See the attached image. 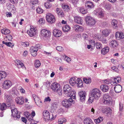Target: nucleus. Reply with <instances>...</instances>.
<instances>
[{"label":"nucleus","mask_w":124,"mask_h":124,"mask_svg":"<svg viewBox=\"0 0 124 124\" xmlns=\"http://www.w3.org/2000/svg\"><path fill=\"white\" fill-rule=\"evenodd\" d=\"M51 88L54 92L57 93L60 95L62 94V89L60 84L57 82L52 83L51 86Z\"/></svg>","instance_id":"f257e3e1"},{"label":"nucleus","mask_w":124,"mask_h":124,"mask_svg":"<svg viewBox=\"0 0 124 124\" xmlns=\"http://www.w3.org/2000/svg\"><path fill=\"white\" fill-rule=\"evenodd\" d=\"M75 101L70 98L68 99H64L62 102V105L66 108H68L70 107L72 105V103L74 104Z\"/></svg>","instance_id":"f03ea898"},{"label":"nucleus","mask_w":124,"mask_h":124,"mask_svg":"<svg viewBox=\"0 0 124 124\" xmlns=\"http://www.w3.org/2000/svg\"><path fill=\"white\" fill-rule=\"evenodd\" d=\"M102 104L110 105L112 104V99L111 97L108 94H106L103 95L102 100Z\"/></svg>","instance_id":"7ed1b4c3"},{"label":"nucleus","mask_w":124,"mask_h":124,"mask_svg":"<svg viewBox=\"0 0 124 124\" xmlns=\"http://www.w3.org/2000/svg\"><path fill=\"white\" fill-rule=\"evenodd\" d=\"M101 92L99 89L95 88L93 89L91 92V94L96 99H98L101 96Z\"/></svg>","instance_id":"20e7f679"},{"label":"nucleus","mask_w":124,"mask_h":124,"mask_svg":"<svg viewBox=\"0 0 124 124\" xmlns=\"http://www.w3.org/2000/svg\"><path fill=\"white\" fill-rule=\"evenodd\" d=\"M85 19L86 23L88 25L92 26L94 25L96 23V21L95 20L90 16H86Z\"/></svg>","instance_id":"39448f33"},{"label":"nucleus","mask_w":124,"mask_h":124,"mask_svg":"<svg viewBox=\"0 0 124 124\" xmlns=\"http://www.w3.org/2000/svg\"><path fill=\"white\" fill-rule=\"evenodd\" d=\"M46 19L47 22L50 23H54L55 20L54 16L51 14L49 13L47 14L46 16Z\"/></svg>","instance_id":"423d86ee"},{"label":"nucleus","mask_w":124,"mask_h":124,"mask_svg":"<svg viewBox=\"0 0 124 124\" xmlns=\"http://www.w3.org/2000/svg\"><path fill=\"white\" fill-rule=\"evenodd\" d=\"M40 34L41 36L46 38L50 37L51 35V33L50 31L44 29L41 30Z\"/></svg>","instance_id":"0eeeda50"},{"label":"nucleus","mask_w":124,"mask_h":124,"mask_svg":"<svg viewBox=\"0 0 124 124\" xmlns=\"http://www.w3.org/2000/svg\"><path fill=\"white\" fill-rule=\"evenodd\" d=\"M37 32L36 28L32 26H31L30 30L27 31L28 34L31 37H33L36 35Z\"/></svg>","instance_id":"6e6552de"},{"label":"nucleus","mask_w":124,"mask_h":124,"mask_svg":"<svg viewBox=\"0 0 124 124\" xmlns=\"http://www.w3.org/2000/svg\"><path fill=\"white\" fill-rule=\"evenodd\" d=\"M24 115L25 117L28 119L29 122H31V121H33V117L35 115V113L34 111H33L31 113V114L28 112H25L24 113Z\"/></svg>","instance_id":"1a4fd4ad"},{"label":"nucleus","mask_w":124,"mask_h":124,"mask_svg":"<svg viewBox=\"0 0 124 124\" xmlns=\"http://www.w3.org/2000/svg\"><path fill=\"white\" fill-rule=\"evenodd\" d=\"M78 94L80 101L82 102H84L87 95L85 91H80L78 92Z\"/></svg>","instance_id":"9d476101"},{"label":"nucleus","mask_w":124,"mask_h":124,"mask_svg":"<svg viewBox=\"0 0 124 124\" xmlns=\"http://www.w3.org/2000/svg\"><path fill=\"white\" fill-rule=\"evenodd\" d=\"M12 85V83L9 80H5L2 83V88L4 89H8Z\"/></svg>","instance_id":"9b49d317"},{"label":"nucleus","mask_w":124,"mask_h":124,"mask_svg":"<svg viewBox=\"0 0 124 124\" xmlns=\"http://www.w3.org/2000/svg\"><path fill=\"white\" fill-rule=\"evenodd\" d=\"M94 13L97 15L100 18H102L104 17V13L103 10L101 8H99L94 11Z\"/></svg>","instance_id":"f8f14e48"},{"label":"nucleus","mask_w":124,"mask_h":124,"mask_svg":"<svg viewBox=\"0 0 124 124\" xmlns=\"http://www.w3.org/2000/svg\"><path fill=\"white\" fill-rule=\"evenodd\" d=\"M32 97L36 104L39 106H40L42 105L41 101L40 98L35 94L32 95Z\"/></svg>","instance_id":"ddd939ff"},{"label":"nucleus","mask_w":124,"mask_h":124,"mask_svg":"<svg viewBox=\"0 0 124 124\" xmlns=\"http://www.w3.org/2000/svg\"><path fill=\"white\" fill-rule=\"evenodd\" d=\"M11 109L12 116L14 117L20 118V114L19 112H17V109L15 108H14L11 107Z\"/></svg>","instance_id":"4468645a"},{"label":"nucleus","mask_w":124,"mask_h":124,"mask_svg":"<svg viewBox=\"0 0 124 124\" xmlns=\"http://www.w3.org/2000/svg\"><path fill=\"white\" fill-rule=\"evenodd\" d=\"M93 37L94 38L98 39L100 41H101L103 43H106L108 42L107 40L105 38H103V37L101 38V36L99 34H95Z\"/></svg>","instance_id":"2eb2a0df"},{"label":"nucleus","mask_w":124,"mask_h":124,"mask_svg":"<svg viewBox=\"0 0 124 124\" xmlns=\"http://www.w3.org/2000/svg\"><path fill=\"white\" fill-rule=\"evenodd\" d=\"M38 49L36 47L31 46L30 48V52L31 55L33 56H35L37 54V51Z\"/></svg>","instance_id":"dca6fc26"},{"label":"nucleus","mask_w":124,"mask_h":124,"mask_svg":"<svg viewBox=\"0 0 124 124\" xmlns=\"http://www.w3.org/2000/svg\"><path fill=\"white\" fill-rule=\"evenodd\" d=\"M53 33L54 36L56 37H60L62 34L61 31L57 29H55L53 30Z\"/></svg>","instance_id":"f3484780"},{"label":"nucleus","mask_w":124,"mask_h":124,"mask_svg":"<svg viewBox=\"0 0 124 124\" xmlns=\"http://www.w3.org/2000/svg\"><path fill=\"white\" fill-rule=\"evenodd\" d=\"M71 89V87L69 85H65L63 87V92L65 94H70Z\"/></svg>","instance_id":"a211bd4d"},{"label":"nucleus","mask_w":124,"mask_h":124,"mask_svg":"<svg viewBox=\"0 0 124 124\" xmlns=\"http://www.w3.org/2000/svg\"><path fill=\"white\" fill-rule=\"evenodd\" d=\"M12 97L11 95L6 94L5 95V100L7 104H8V106H9L11 105V101Z\"/></svg>","instance_id":"6ab92c4d"},{"label":"nucleus","mask_w":124,"mask_h":124,"mask_svg":"<svg viewBox=\"0 0 124 124\" xmlns=\"http://www.w3.org/2000/svg\"><path fill=\"white\" fill-rule=\"evenodd\" d=\"M85 6L87 9H89L93 8L94 7L93 3L89 1H86L85 4Z\"/></svg>","instance_id":"aec40b11"},{"label":"nucleus","mask_w":124,"mask_h":124,"mask_svg":"<svg viewBox=\"0 0 124 124\" xmlns=\"http://www.w3.org/2000/svg\"><path fill=\"white\" fill-rule=\"evenodd\" d=\"M73 28L74 30L76 32H82L84 30L83 27L78 25H74Z\"/></svg>","instance_id":"412c9836"},{"label":"nucleus","mask_w":124,"mask_h":124,"mask_svg":"<svg viewBox=\"0 0 124 124\" xmlns=\"http://www.w3.org/2000/svg\"><path fill=\"white\" fill-rule=\"evenodd\" d=\"M43 117L46 120H48L50 119V114L49 112L46 110H44L43 113Z\"/></svg>","instance_id":"4be33fe9"},{"label":"nucleus","mask_w":124,"mask_h":124,"mask_svg":"<svg viewBox=\"0 0 124 124\" xmlns=\"http://www.w3.org/2000/svg\"><path fill=\"white\" fill-rule=\"evenodd\" d=\"M15 100L17 104L22 105L24 103V99L23 97L22 96L16 98Z\"/></svg>","instance_id":"5701e85b"},{"label":"nucleus","mask_w":124,"mask_h":124,"mask_svg":"<svg viewBox=\"0 0 124 124\" xmlns=\"http://www.w3.org/2000/svg\"><path fill=\"white\" fill-rule=\"evenodd\" d=\"M77 77H73L71 78L69 81V83L70 85L73 86H75L77 82Z\"/></svg>","instance_id":"b1692460"},{"label":"nucleus","mask_w":124,"mask_h":124,"mask_svg":"<svg viewBox=\"0 0 124 124\" xmlns=\"http://www.w3.org/2000/svg\"><path fill=\"white\" fill-rule=\"evenodd\" d=\"M115 37L117 40L124 38V34L122 32H117L116 33Z\"/></svg>","instance_id":"393cba45"},{"label":"nucleus","mask_w":124,"mask_h":124,"mask_svg":"<svg viewBox=\"0 0 124 124\" xmlns=\"http://www.w3.org/2000/svg\"><path fill=\"white\" fill-rule=\"evenodd\" d=\"M76 85L78 87L81 88L83 87V82L81 78H77Z\"/></svg>","instance_id":"a878e982"},{"label":"nucleus","mask_w":124,"mask_h":124,"mask_svg":"<svg viewBox=\"0 0 124 124\" xmlns=\"http://www.w3.org/2000/svg\"><path fill=\"white\" fill-rule=\"evenodd\" d=\"M74 20L75 22L78 24H81L83 23V19L80 17L75 16L74 17Z\"/></svg>","instance_id":"bb28decb"},{"label":"nucleus","mask_w":124,"mask_h":124,"mask_svg":"<svg viewBox=\"0 0 124 124\" xmlns=\"http://www.w3.org/2000/svg\"><path fill=\"white\" fill-rule=\"evenodd\" d=\"M84 124H94V123L90 118L86 117L85 118L83 121Z\"/></svg>","instance_id":"cd10ccee"},{"label":"nucleus","mask_w":124,"mask_h":124,"mask_svg":"<svg viewBox=\"0 0 124 124\" xmlns=\"http://www.w3.org/2000/svg\"><path fill=\"white\" fill-rule=\"evenodd\" d=\"M100 88L102 92H106L108 90L109 87L107 85H101Z\"/></svg>","instance_id":"c85d7f7f"},{"label":"nucleus","mask_w":124,"mask_h":124,"mask_svg":"<svg viewBox=\"0 0 124 124\" xmlns=\"http://www.w3.org/2000/svg\"><path fill=\"white\" fill-rule=\"evenodd\" d=\"M78 10L80 13L83 14H86L88 12L87 10L85 9L84 7H83L78 8Z\"/></svg>","instance_id":"c756f323"},{"label":"nucleus","mask_w":124,"mask_h":124,"mask_svg":"<svg viewBox=\"0 0 124 124\" xmlns=\"http://www.w3.org/2000/svg\"><path fill=\"white\" fill-rule=\"evenodd\" d=\"M114 89L115 92L117 93H120L122 90V86L119 85H116Z\"/></svg>","instance_id":"7c9ffc66"},{"label":"nucleus","mask_w":124,"mask_h":124,"mask_svg":"<svg viewBox=\"0 0 124 124\" xmlns=\"http://www.w3.org/2000/svg\"><path fill=\"white\" fill-rule=\"evenodd\" d=\"M109 45L112 48H115L118 45V43L116 40H112L110 43Z\"/></svg>","instance_id":"2f4dec72"},{"label":"nucleus","mask_w":124,"mask_h":124,"mask_svg":"<svg viewBox=\"0 0 124 124\" xmlns=\"http://www.w3.org/2000/svg\"><path fill=\"white\" fill-rule=\"evenodd\" d=\"M6 104L3 103H0V111H3L5 110L7 108V107H8V104Z\"/></svg>","instance_id":"473e14b6"},{"label":"nucleus","mask_w":124,"mask_h":124,"mask_svg":"<svg viewBox=\"0 0 124 124\" xmlns=\"http://www.w3.org/2000/svg\"><path fill=\"white\" fill-rule=\"evenodd\" d=\"M7 75V73L5 71H0V80H1L5 78Z\"/></svg>","instance_id":"72a5a7b5"},{"label":"nucleus","mask_w":124,"mask_h":124,"mask_svg":"<svg viewBox=\"0 0 124 124\" xmlns=\"http://www.w3.org/2000/svg\"><path fill=\"white\" fill-rule=\"evenodd\" d=\"M105 113L107 116H111L112 114V110L110 108L108 107Z\"/></svg>","instance_id":"f704fd0d"},{"label":"nucleus","mask_w":124,"mask_h":124,"mask_svg":"<svg viewBox=\"0 0 124 124\" xmlns=\"http://www.w3.org/2000/svg\"><path fill=\"white\" fill-rule=\"evenodd\" d=\"M107 107L103 106H98V110L101 111L103 113H105L107 109Z\"/></svg>","instance_id":"c9c22d12"},{"label":"nucleus","mask_w":124,"mask_h":124,"mask_svg":"<svg viewBox=\"0 0 124 124\" xmlns=\"http://www.w3.org/2000/svg\"><path fill=\"white\" fill-rule=\"evenodd\" d=\"M56 12L59 16L62 17L64 16V14L62 11L59 8H57L56 9Z\"/></svg>","instance_id":"e433bc0d"},{"label":"nucleus","mask_w":124,"mask_h":124,"mask_svg":"<svg viewBox=\"0 0 124 124\" xmlns=\"http://www.w3.org/2000/svg\"><path fill=\"white\" fill-rule=\"evenodd\" d=\"M71 29L70 27L68 25H64L63 26L62 29L64 32H68Z\"/></svg>","instance_id":"4c0bfd02"},{"label":"nucleus","mask_w":124,"mask_h":124,"mask_svg":"<svg viewBox=\"0 0 124 124\" xmlns=\"http://www.w3.org/2000/svg\"><path fill=\"white\" fill-rule=\"evenodd\" d=\"M110 30L105 29L102 31V34L105 37H107L110 33Z\"/></svg>","instance_id":"58836bf2"},{"label":"nucleus","mask_w":124,"mask_h":124,"mask_svg":"<svg viewBox=\"0 0 124 124\" xmlns=\"http://www.w3.org/2000/svg\"><path fill=\"white\" fill-rule=\"evenodd\" d=\"M8 8L11 12H15L16 10L15 8L13 5H9L8 6Z\"/></svg>","instance_id":"ea45409f"},{"label":"nucleus","mask_w":124,"mask_h":124,"mask_svg":"<svg viewBox=\"0 0 124 124\" xmlns=\"http://www.w3.org/2000/svg\"><path fill=\"white\" fill-rule=\"evenodd\" d=\"M118 22L117 20L115 19L113 20L111 22L112 26L114 28H116L117 27V23Z\"/></svg>","instance_id":"a19ab883"},{"label":"nucleus","mask_w":124,"mask_h":124,"mask_svg":"<svg viewBox=\"0 0 124 124\" xmlns=\"http://www.w3.org/2000/svg\"><path fill=\"white\" fill-rule=\"evenodd\" d=\"M83 80L84 82L86 84H88L91 82V79L90 78H83Z\"/></svg>","instance_id":"79ce46f5"},{"label":"nucleus","mask_w":124,"mask_h":124,"mask_svg":"<svg viewBox=\"0 0 124 124\" xmlns=\"http://www.w3.org/2000/svg\"><path fill=\"white\" fill-rule=\"evenodd\" d=\"M16 61L17 62V63H16L17 66L18 68H20L24 66L25 67L23 63L20 60H17Z\"/></svg>","instance_id":"37998d69"},{"label":"nucleus","mask_w":124,"mask_h":124,"mask_svg":"<svg viewBox=\"0 0 124 124\" xmlns=\"http://www.w3.org/2000/svg\"><path fill=\"white\" fill-rule=\"evenodd\" d=\"M109 48L108 47H106L102 49L101 50V53L103 54H105L107 53L109 51Z\"/></svg>","instance_id":"c03bdc74"},{"label":"nucleus","mask_w":124,"mask_h":124,"mask_svg":"<svg viewBox=\"0 0 124 124\" xmlns=\"http://www.w3.org/2000/svg\"><path fill=\"white\" fill-rule=\"evenodd\" d=\"M62 7L63 10L66 11H68L70 10L69 7L67 5L62 4Z\"/></svg>","instance_id":"a18cd8bd"},{"label":"nucleus","mask_w":124,"mask_h":124,"mask_svg":"<svg viewBox=\"0 0 124 124\" xmlns=\"http://www.w3.org/2000/svg\"><path fill=\"white\" fill-rule=\"evenodd\" d=\"M2 33L4 34H7L9 33L10 32L9 30L7 29H3L1 30Z\"/></svg>","instance_id":"49530a36"},{"label":"nucleus","mask_w":124,"mask_h":124,"mask_svg":"<svg viewBox=\"0 0 124 124\" xmlns=\"http://www.w3.org/2000/svg\"><path fill=\"white\" fill-rule=\"evenodd\" d=\"M2 43L3 44H5L7 46L11 47H13L14 46V44L13 43H12L10 42H6L4 41H3L2 42Z\"/></svg>","instance_id":"de8ad7c7"},{"label":"nucleus","mask_w":124,"mask_h":124,"mask_svg":"<svg viewBox=\"0 0 124 124\" xmlns=\"http://www.w3.org/2000/svg\"><path fill=\"white\" fill-rule=\"evenodd\" d=\"M103 117H99L98 118L94 119V121L96 124H98L102 121Z\"/></svg>","instance_id":"09e8293b"},{"label":"nucleus","mask_w":124,"mask_h":124,"mask_svg":"<svg viewBox=\"0 0 124 124\" xmlns=\"http://www.w3.org/2000/svg\"><path fill=\"white\" fill-rule=\"evenodd\" d=\"M12 93L13 95L16 96H18L19 94V93L17 90L15 88H14L12 89Z\"/></svg>","instance_id":"8fccbe9b"},{"label":"nucleus","mask_w":124,"mask_h":124,"mask_svg":"<svg viewBox=\"0 0 124 124\" xmlns=\"http://www.w3.org/2000/svg\"><path fill=\"white\" fill-rule=\"evenodd\" d=\"M66 119L64 118H60L58 120V123L59 124H63V123L66 122Z\"/></svg>","instance_id":"3c124183"},{"label":"nucleus","mask_w":124,"mask_h":124,"mask_svg":"<svg viewBox=\"0 0 124 124\" xmlns=\"http://www.w3.org/2000/svg\"><path fill=\"white\" fill-rule=\"evenodd\" d=\"M41 65L40 61L38 60H36L35 61L34 65L35 67L38 68Z\"/></svg>","instance_id":"603ef678"},{"label":"nucleus","mask_w":124,"mask_h":124,"mask_svg":"<svg viewBox=\"0 0 124 124\" xmlns=\"http://www.w3.org/2000/svg\"><path fill=\"white\" fill-rule=\"evenodd\" d=\"M94 99H95V98L93 97L91 94L90 95L89 98L88 99V102L90 104L92 103Z\"/></svg>","instance_id":"864d4df0"},{"label":"nucleus","mask_w":124,"mask_h":124,"mask_svg":"<svg viewBox=\"0 0 124 124\" xmlns=\"http://www.w3.org/2000/svg\"><path fill=\"white\" fill-rule=\"evenodd\" d=\"M102 45L100 43L97 42L96 43V46L97 49H101L102 48Z\"/></svg>","instance_id":"5fc2aeb1"},{"label":"nucleus","mask_w":124,"mask_h":124,"mask_svg":"<svg viewBox=\"0 0 124 124\" xmlns=\"http://www.w3.org/2000/svg\"><path fill=\"white\" fill-rule=\"evenodd\" d=\"M45 6L46 8H50L52 6V4L48 2H46L45 4Z\"/></svg>","instance_id":"6e6d98bb"},{"label":"nucleus","mask_w":124,"mask_h":124,"mask_svg":"<svg viewBox=\"0 0 124 124\" xmlns=\"http://www.w3.org/2000/svg\"><path fill=\"white\" fill-rule=\"evenodd\" d=\"M104 8L105 9L109 10L111 8V5L107 3L105 6Z\"/></svg>","instance_id":"4d7b16f0"},{"label":"nucleus","mask_w":124,"mask_h":124,"mask_svg":"<svg viewBox=\"0 0 124 124\" xmlns=\"http://www.w3.org/2000/svg\"><path fill=\"white\" fill-rule=\"evenodd\" d=\"M71 93L68 94V96L69 97H71V98H72L74 99H76V93L75 92L74 93L73 92V93L72 94V95H71Z\"/></svg>","instance_id":"13d9d810"},{"label":"nucleus","mask_w":124,"mask_h":124,"mask_svg":"<svg viewBox=\"0 0 124 124\" xmlns=\"http://www.w3.org/2000/svg\"><path fill=\"white\" fill-rule=\"evenodd\" d=\"M89 44L94 47L95 44V41L93 40L90 39L89 40Z\"/></svg>","instance_id":"bf43d9fd"},{"label":"nucleus","mask_w":124,"mask_h":124,"mask_svg":"<svg viewBox=\"0 0 124 124\" xmlns=\"http://www.w3.org/2000/svg\"><path fill=\"white\" fill-rule=\"evenodd\" d=\"M36 11L39 14H41L43 12V10L41 8L38 7L37 8Z\"/></svg>","instance_id":"052dcab7"},{"label":"nucleus","mask_w":124,"mask_h":124,"mask_svg":"<svg viewBox=\"0 0 124 124\" xmlns=\"http://www.w3.org/2000/svg\"><path fill=\"white\" fill-rule=\"evenodd\" d=\"M116 81V84H117L118 82H120L121 80V78L119 77H117L113 78Z\"/></svg>","instance_id":"680f3d73"},{"label":"nucleus","mask_w":124,"mask_h":124,"mask_svg":"<svg viewBox=\"0 0 124 124\" xmlns=\"http://www.w3.org/2000/svg\"><path fill=\"white\" fill-rule=\"evenodd\" d=\"M22 45L24 47H27L29 46V44L28 42H22L21 43Z\"/></svg>","instance_id":"e2e57ef3"},{"label":"nucleus","mask_w":124,"mask_h":124,"mask_svg":"<svg viewBox=\"0 0 124 124\" xmlns=\"http://www.w3.org/2000/svg\"><path fill=\"white\" fill-rule=\"evenodd\" d=\"M63 57H65V60L67 62L69 63L71 61V59L70 58L67 56L65 55H64L63 56Z\"/></svg>","instance_id":"0e129e2a"},{"label":"nucleus","mask_w":124,"mask_h":124,"mask_svg":"<svg viewBox=\"0 0 124 124\" xmlns=\"http://www.w3.org/2000/svg\"><path fill=\"white\" fill-rule=\"evenodd\" d=\"M38 22L40 24H43L45 22V20L44 18H41L39 20Z\"/></svg>","instance_id":"69168bd1"},{"label":"nucleus","mask_w":124,"mask_h":124,"mask_svg":"<svg viewBox=\"0 0 124 124\" xmlns=\"http://www.w3.org/2000/svg\"><path fill=\"white\" fill-rule=\"evenodd\" d=\"M111 69L114 71L117 72H118L120 70L119 69L117 68L115 66L112 67L111 68Z\"/></svg>","instance_id":"338daca9"},{"label":"nucleus","mask_w":124,"mask_h":124,"mask_svg":"<svg viewBox=\"0 0 124 124\" xmlns=\"http://www.w3.org/2000/svg\"><path fill=\"white\" fill-rule=\"evenodd\" d=\"M6 40L8 39V41H11L12 39V36L10 35H8L6 38Z\"/></svg>","instance_id":"774afa93"}]
</instances>
